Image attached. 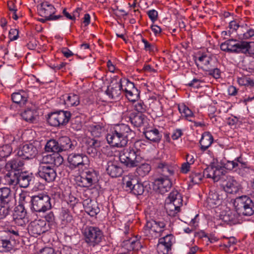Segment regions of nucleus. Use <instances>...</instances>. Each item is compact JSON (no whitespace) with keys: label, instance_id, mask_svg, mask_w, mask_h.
I'll return each mask as SVG.
<instances>
[{"label":"nucleus","instance_id":"obj_39","mask_svg":"<svg viewBox=\"0 0 254 254\" xmlns=\"http://www.w3.org/2000/svg\"><path fill=\"white\" fill-rule=\"evenodd\" d=\"M17 175H18V173L8 172V173L3 176V184L5 185L16 186L17 185V183H18L17 181Z\"/></svg>","mask_w":254,"mask_h":254},{"label":"nucleus","instance_id":"obj_10","mask_svg":"<svg viewBox=\"0 0 254 254\" xmlns=\"http://www.w3.org/2000/svg\"><path fill=\"white\" fill-rule=\"evenodd\" d=\"M39 146V143L38 141L25 144L19 148L17 154L23 159H33L38 154Z\"/></svg>","mask_w":254,"mask_h":254},{"label":"nucleus","instance_id":"obj_27","mask_svg":"<svg viewBox=\"0 0 254 254\" xmlns=\"http://www.w3.org/2000/svg\"><path fill=\"white\" fill-rule=\"evenodd\" d=\"M221 184L225 190L228 193H232L237 190V182L234 177L227 174L222 178Z\"/></svg>","mask_w":254,"mask_h":254},{"label":"nucleus","instance_id":"obj_29","mask_svg":"<svg viewBox=\"0 0 254 254\" xmlns=\"http://www.w3.org/2000/svg\"><path fill=\"white\" fill-rule=\"evenodd\" d=\"M228 40V47L230 53L243 54L244 41H238L231 39Z\"/></svg>","mask_w":254,"mask_h":254},{"label":"nucleus","instance_id":"obj_8","mask_svg":"<svg viewBox=\"0 0 254 254\" xmlns=\"http://www.w3.org/2000/svg\"><path fill=\"white\" fill-rule=\"evenodd\" d=\"M234 205L240 214L251 216L254 213V203L248 196L237 197L234 200Z\"/></svg>","mask_w":254,"mask_h":254},{"label":"nucleus","instance_id":"obj_49","mask_svg":"<svg viewBox=\"0 0 254 254\" xmlns=\"http://www.w3.org/2000/svg\"><path fill=\"white\" fill-rule=\"evenodd\" d=\"M203 70L208 72L209 75L213 76L215 79L220 78L221 77V72L218 68H213L211 66L203 68Z\"/></svg>","mask_w":254,"mask_h":254},{"label":"nucleus","instance_id":"obj_48","mask_svg":"<svg viewBox=\"0 0 254 254\" xmlns=\"http://www.w3.org/2000/svg\"><path fill=\"white\" fill-rule=\"evenodd\" d=\"M139 93L140 92L137 88H135L133 90L128 91V92L125 94V95L129 101L135 102L139 98Z\"/></svg>","mask_w":254,"mask_h":254},{"label":"nucleus","instance_id":"obj_53","mask_svg":"<svg viewBox=\"0 0 254 254\" xmlns=\"http://www.w3.org/2000/svg\"><path fill=\"white\" fill-rule=\"evenodd\" d=\"M53 154L44 155L40 160V165L51 166L53 162Z\"/></svg>","mask_w":254,"mask_h":254},{"label":"nucleus","instance_id":"obj_56","mask_svg":"<svg viewBox=\"0 0 254 254\" xmlns=\"http://www.w3.org/2000/svg\"><path fill=\"white\" fill-rule=\"evenodd\" d=\"M198 61L203 64V67L202 68L203 69L204 68L206 67H210V64L211 59L210 57L207 56L206 55H202L198 58Z\"/></svg>","mask_w":254,"mask_h":254},{"label":"nucleus","instance_id":"obj_12","mask_svg":"<svg viewBox=\"0 0 254 254\" xmlns=\"http://www.w3.org/2000/svg\"><path fill=\"white\" fill-rule=\"evenodd\" d=\"M122 119L127 122H130L136 127L143 126L147 121V118L144 115L128 111L123 113Z\"/></svg>","mask_w":254,"mask_h":254},{"label":"nucleus","instance_id":"obj_63","mask_svg":"<svg viewBox=\"0 0 254 254\" xmlns=\"http://www.w3.org/2000/svg\"><path fill=\"white\" fill-rule=\"evenodd\" d=\"M9 38L10 41L16 40L18 37V31L16 29H11L9 31Z\"/></svg>","mask_w":254,"mask_h":254},{"label":"nucleus","instance_id":"obj_25","mask_svg":"<svg viewBox=\"0 0 254 254\" xmlns=\"http://www.w3.org/2000/svg\"><path fill=\"white\" fill-rule=\"evenodd\" d=\"M154 185L157 187L159 192L164 194L170 190L172 184L169 178L159 177L155 180Z\"/></svg>","mask_w":254,"mask_h":254},{"label":"nucleus","instance_id":"obj_7","mask_svg":"<svg viewBox=\"0 0 254 254\" xmlns=\"http://www.w3.org/2000/svg\"><path fill=\"white\" fill-rule=\"evenodd\" d=\"M85 242L89 246L99 245L104 238L103 232L97 227L87 226L83 232Z\"/></svg>","mask_w":254,"mask_h":254},{"label":"nucleus","instance_id":"obj_31","mask_svg":"<svg viewBox=\"0 0 254 254\" xmlns=\"http://www.w3.org/2000/svg\"><path fill=\"white\" fill-rule=\"evenodd\" d=\"M23 162L18 159H12L7 162L5 168L7 171L13 173H20V171L23 166Z\"/></svg>","mask_w":254,"mask_h":254},{"label":"nucleus","instance_id":"obj_46","mask_svg":"<svg viewBox=\"0 0 254 254\" xmlns=\"http://www.w3.org/2000/svg\"><path fill=\"white\" fill-rule=\"evenodd\" d=\"M243 54L246 56H254V42L244 41Z\"/></svg>","mask_w":254,"mask_h":254},{"label":"nucleus","instance_id":"obj_26","mask_svg":"<svg viewBox=\"0 0 254 254\" xmlns=\"http://www.w3.org/2000/svg\"><path fill=\"white\" fill-rule=\"evenodd\" d=\"M82 203L85 212L91 216H95L100 212V208L96 201L88 198L84 199Z\"/></svg>","mask_w":254,"mask_h":254},{"label":"nucleus","instance_id":"obj_42","mask_svg":"<svg viewBox=\"0 0 254 254\" xmlns=\"http://www.w3.org/2000/svg\"><path fill=\"white\" fill-rule=\"evenodd\" d=\"M136 172L137 174L142 177L147 175L151 170V166L147 163H142L137 166Z\"/></svg>","mask_w":254,"mask_h":254},{"label":"nucleus","instance_id":"obj_64","mask_svg":"<svg viewBox=\"0 0 254 254\" xmlns=\"http://www.w3.org/2000/svg\"><path fill=\"white\" fill-rule=\"evenodd\" d=\"M147 15L151 21L153 22L157 19L158 12L155 9H152L148 11Z\"/></svg>","mask_w":254,"mask_h":254},{"label":"nucleus","instance_id":"obj_3","mask_svg":"<svg viewBox=\"0 0 254 254\" xmlns=\"http://www.w3.org/2000/svg\"><path fill=\"white\" fill-rule=\"evenodd\" d=\"M22 232L16 227H11L0 232V252H9L15 246Z\"/></svg>","mask_w":254,"mask_h":254},{"label":"nucleus","instance_id":"obj_28","mask_svg":"<svg viewBox=\"0 0 254 254\" xmlns=\"http://www.w3.org/2000/svg\"><path fill=\"white\" fill-rule=\"evenodd\" d=\"M86 144L87 153L91 157L96 156L101 146V141L95 138H88L86 141Z\"/></svg>","mask_w":254,"mask_h":254},{"label":"nucleus","instance_id":"obj_59","mask_svg":"<svg viewBox=\"0 0 254 254\" xmlns=\"http://www.w3.org/2000/svg\"><path fill=\"white\" fill-rule=\"evenodd\" d=\"M53 162L52 165L58 167L60 166L64 161L63 157L59 154V153H53Z\"/></svg>","mask_w":254,"mask_h":254},{"label":"nucleus","instance_id":"obj_40","mask_svg":"<svg viewBox=\"0 0 254 254\" xmlns=\"http://www.w3.org/2000/svg\"><path fill=\"white\" fill-rule=\"evenodd\" d=\"M124 246L129 251H138L142 248L140 242L134 239L129 238L123 241Z\"/></svg>","mask_w":254,"mask_h":254},{"label":"nucleus","instance_id":"obj_51","mask_svg":"<svg viewBox=\"0 0 254 254\" xmlns=\"http://www.w3.org/2000/svg\"><path fill=\"white\" fill-rule=\"evenodd\" d=\"M178 110L182 116L189 118L193 115L192 111L186 105H182L178 106Z\"/></svg>","mask_w":254,"mask_h":254},{"label":"nucleus","instance_id":"obj_34","mask_svg":"<svg viewBox=\"0 0 254 254\" xmlns=\"http://www.w3.org/2000/svg\"><path fill=\"white\" fill-rule=\"evenodd\" d=\"M21 116L26 122L34 123L38 118V111L35 109H27L21 114Z\"/></svg>","mask_w":254,"mask_h":254},{"label":"nucleus","instance_id":"obj_6","mask_svg":"<svg viewBox=\"0 0 254 254\" xmlns=\"http://www.w3.org/2000/svg\"><path fill=\"white\" fill-rule=\"evenodd\" d=\"M30 202L31 210L37 212H45L52 207L51 198L44 193L31 196Z\"/></svg>","mask_w":254,"mask_h":254},{"label":"nucleus","instance_id":"obj_47","mask_svg":"<svg viewBox=\"0 0 254 254\" xmlns=\"http://www.w3.org/2000/svg\"><path fill=\"white\" fill-rule=\"evenodd\" d=\"M239 39L241 41L245 40H248L254 36V29L249 28L246 30V31L243 33V31H239L238 33Z\"/></svg>","mask_w":254,"mask_h":254},{"label":"nucleus","instance_id":"obj_38","mask_svg":"<svg viewBox=\"0 0 254 254\" xmlns=\"http://www.w3.org/2000/svg\"><path fill=\"white\" fill-rule=\"evenodd\" d=\"M146 138L153 142H159L162 137L159 130L156 128L146 130L143 131Z\"/></svg>","mask_w":254,"mask_h":254},{"label":"nucleus","instance_id":"obj_16","mask_svg":"<svg viewBox=\"0 0 254 254\" xmlns=\"http://www.w3.org/2000/svg\"><path fill=\"white\" fill-rule=\"evenodd\" d=\"M121 88L122 84H121L120 79L118 80H113L108 86L105 93L110 99L118 100L120 99L122 95Z\"/></svg>","mask_w":254,"mask_h":254},{"label":"nucleus","instance_id":"obj_9","mask_svg":"<svg viewBox=\"0 0 254 254\" xmlns=\"http://www.w3.org/2000/svg\"><path fill=\"white\" fill-rule=\"evenodd\" d=\"M71 116L70 112L61 110L50 114L47 121L49 125L53 127L64 126L68 123Z\"/></svg>","mask_w":254,"mask_h":254},{"label":"nucleus","instance_id":"obj_20","mask_svg":"<svg viewBox=\"0 0 254 254\" xmlns=\"http://www.w3.org/2000/svg\"><path fill=\"white\" fill-rule=\"evenodd\" d=\"M46 222L42 220H38L31 223L29 231L34 237H37L47 231Z\"/></svg>","mask_w":254,"mask_h":254},{"label":"nucleus","instance_id":"obj_43","mask_svg":"<svg viewBox=\"0 0 254 254\" xmlns=\"http://www.w3.org/2000/svg\"><path fill=\"white\" fill-rule=\"evenodd\" d=\"M238 84L241 86L252 87L254 86V81L250 77L247 76H243L237 79Z\"/></svg>","mask_w":254,"mask_h":254},{"label":"nucleus","instance_id":"obj_13","mask_svg":"<svg viewBox=\"0 0 254 254\" xmlns=\"http://www.w3.org/2000/svg\"><path fill=\"white\" fill-rule=\"evenodd\" d=\"M124 187L127 191H130V192L135 195H142L144 191V187L141 183L137 182L135 179L130 178H124L123 180Z\"/></svg>","mask_w":254,"mask_h":254},{"label":"nucleus","instance_id":"obj_15","mask_svg":"<svg viewBox=\"0 0 254 254\" xmlns=\"http://www.w3.org/2000/svg\"><path fill=\"white\" fill-rule=\"evenodd\" d=\"M37 174L41 179L48 183L53 182L57 177L56 170L52 166L39 165Z\"/></svg>","mask_w":254,"mask_h":254},{"label":"nucleus","instance_id":"obj_44","mask_svg":"<svg viewBox=\"0 0 254 254\" xmlns=\"http://www.w3.org/2000/svg\"><path fill=\"white\" fill-rule=\"evenodd\" d=\"M26 215L27 212L26 210L22 205H19L15 208L14 213L13 214V219L26 218H27Z\"/></svg>","mask_w":254,"mask_h":254},{"label":"nucleus","instance_id":"obj_23","mask_svg":"<svg viewBox=\"0 0 254 254\" xmlns=\"http://www.w3.org/2000/svg\"><path fill=\"white\" fill-rule=\"evenodd\" d=\"M98 181L97 173L93 170L86 171L81 177V182L84 187H89Z\"/></svg>","mask_w":254,"mask_h":254},{"label":"nucleus","instance_id":"obj_2","mask_svg":"<svg viewBox=\"0 0 254 254\" xmlns=\"http://www.w3.org/2000/svg\"><path fill=\"white\" fill-rule=\"evenodd\" d=\"M134 136L135 132L128 125L121 124L116 125L111 130L107 135L106 139L111 146L123 147L127 145L128 138H133Z\"/></svg>","mask_w":254,"mask_h":254},{"label":"nucleus","instance_id":"obj_57","mask_svg":"<svg viewBox=\"0 0 254 254\" xmlns=\"http://www.w3.org/2000/svg\"><path fill=\"white\" fill-rule=\"evenodd\" d=\"M92 135L95 137H99L102 133V127L100 125H93L90 127Z\"/></svg>","mask_w":254,"mask_h":254},{"label":"nucleus","instance_id":"obj_30","mask_svg":"<svg viewBox=\"0 0 254 254\" xmlns=\"http://www.w3.org/2000/svg\"><path fill=\"white\" fill-rule=\"evenodd\" d=\"M157 169L158 172L161 175L160 177L169 178L174 174V170L172 166L165 162L158 163Z\"/></svg>","mask_w":254,"mask_h":254},{"label":"nucleus","instance_id":"obj_35","mask_svg":"<svg viewBox=\"0 0 254 254\" xmlns=\"http://www.w3.org/2000/svg\"><path fill=\"white\" fill-rule=\"evenodd\" d=\"M219 195L216 192L210 191L206 200V203L210 208L216 207L221 203Z\"/></svg>","mask_w":254,"mask_h":254},{"label":"nucleus","instance_id":"obj_21","mask_svg":"<svg viewBox=\"0 0 254 254\" xmlns=\"http://www.w3.org/2000/svg\"><path fill=\"white\" fill-rule=\"evenodd\" d=\"M107 173L112 178H117L121 176L123 169L120 166L118 161H109L106 167Z\"/></svg>","mask_w":254,"mask_h":254},{"label":"nucleus","instance_id":"obj_50","mask_svg":"<svg viewBox=\"0 0 254 254\" xmlns=\"http://www.w3.org/2000/svg\"><path fill=\"white\" fill-rule=\"evenodd\" d=\"M12 149L9 144H5L0 146V157L1 158L7 157L12 152Z\"/></svg>","mask_w":254,"mask_h":254},{"label":"nucleus","instance_id":"obj_41","mask_svg":"<svg viewBox=\"0 0 254 254\" xmlns=\"http://www.w3.org/2000/svg\"><path fill=\"white\" fill-rule=\"evenodd\" d=\"M120 81L121 84H122V92H124L125 94L136 88L133 82L126 78H120Z\"/></svg>","mask_w":254,"mask_h":254},{"label":"nucleus","instance_id":"obj_11","mask_svg":"<svg viewBox=\"0 0 254 254\" xmlns=\"http://www.w3.org/2000/svg\"><path fill=\"white\" fill-rule=\"evenodd\" d=\"M67 162L70 169L73 170L76 168H86L89 166V160L87 156L83 153H72L68 155Z\"/></svg>","mask_w":254,"mask_h":254},{"label":"nucleus","instance_id":"obj_18","mask_svg":"<svg viewBox=\"0 0 254 254\" xmlns=\"http://www.w3.org/2000/svg\"><path fill=\"white\" fill-rule=\"evenodd\" d=\"M38 13L43 17L55 18L57 17V20L63 17L61 15H54L56 12V8L53 5L48 1H44L41 3L38 8Z\"/></svg>","mask_w":254,"mask_h":254},{"label":"nucleus","instance_id":"obj_54","mask_svg":"<svg viewBox=\"0 0 254 254\" xmlns=\"http://www.w3.org/2000/svg\"><path fill=\"white\" fill-rule=\"evenodd\" d=\"M222 239L226 240V242H224L223 244L220 245V247L222 248L223 249H224L225 248H229L231 246L235 245L236 243V240L234 237L228 238L225 236H223Z\"/></svg>","mask_w":254,"mask_h":254},{"label":"nucleus","instance_id":"obj_1","mask_svg":"<svg viewBox=\"0 0 254 254\" xmlns=\"http://www.w3.org/2000/svg\"><path fill=\"white\" fill-rule=\"evenodd\" d=\"M145 146L142 141L137 140L124 148L119 154L121 163L127 168H134L139 165L143 161L140 155L141 149H144Z\"/></svg>","mask_w":254,"mask_h":254},{"label":"nucleus","instance_id":"obj_37","mask_svg":"<svg viewBox=\"0 0 254 254\" xmlns=\"http://www.w3.org/2000/svg\"><path fill=\"white\" fill-rule=\"evenodd\" d=\"M11 99L14 103L22 106L27 102L28 95L24 91H21L18 92L13 93L11 95Z\"/></svg>","mask_w":254,"mask_h":254},{"label":"nucleus","instance_id":"obj_62","mask_svg":"<svg viewBox=\"0 0 254 254\" xmlns=\"http://www.w3.org/2000/svg\"><path fill=\"white\" fill-rule=\"evenodd\" d=\"M134 109L138 112V113L142 114L146 111V106L140 101L134 105Z\"/></svg>","mask_w":254,"mask_h":254},{"label":"nucleus","instance_id":"obj_45","mask_svg":"<svg viewBox=\"0 0 254 254\" xmlns=\"http://www.w3.org/2000/svg\"><path fill=\"white\" fill-rule=\"evenodd\" d=\"M253 170H254L251 167L246 165L244 166H238L237 169L235 170V172L240 176L245 177L251 173V171Z\"/></svg>","mask_w":254,"mask_h":254},{"label":"nucleus","instance_id":"obj_33","mask_svg":"<svg viewBox=\"0 0 254 254\" xmlns=\"http://www.w3.org/2000/svg\"><path fill=\"white\" fill-rule=\"evenodd\" d=\"M33 179L32 174H28L25 172L18 173L17 175V184H19L21 188H26L28 187Z\"/></svg>","mask_w":254,"mask_h":254},{"label":"nucleus","instance_id":"obj_52","mask_svg":"<svg viewBox=\"0 0 254 254\" xmlns=\"http://www.w3.org/2000/svg\"><path fill=\"white\" fill-rule=\"evenodd\" d=\"M204 176H205L204 173L202 174L200 172H192L190 176V178L192 183L198 184L200 183Z\"/></svg>","mask_w":254,"mask_h":254},{"label":"nucleus","instance_id":"obj_4","mask_svg":"<svg viewBox=\"0 0 254 254\" xmlns=\"http://www.w3.org/2000/svg\"><path fill=\"white\" fill-rule=\"evenodd\" d=\"M75 148V145L67 136H62L58 141L55 139L49 140L45 147L47 152L60 153L63 151L72 150Z\"/></svg>","mask_w":254,"mask_h":254},{"label":"nucleus","instance_id":"obj_60","mask_svg":"<svg viewBox=\"0 0 254 254\" xmlns=\"http://www.w3.org/2000/svg\"><path fill=\"white\" fill-rule=\"evenodd\" d=\"M239 166V164L235 161L234 160L233 161H227V162L224 164V167L230 171H232L234 169V170L237 169V167Z\"/></svg>","mask_w":254,"mask_h":254},{"label":"nucleus","instance_id":"obj_32","mask_svg":"<svg viewBox=\"0 0 254 254\" xmlns=\"http://www.w3.org/2000/svg\"><path fill=\"white\" fill-rule=\"evenodd\" d=\"M213 142V137L212 134L208 131L203 132L199 141L201 150L202 151L206 150Z\"/></svg>","mask_w":254,"mask_h":254},{"label":"nucleus","instance_id":"obj_24","mask_svg":"<svg viewBox=\"0 0 254 254\" xmlns=\"http://www.w3.org/2000/svg\"><path fill=\"white\" fill-rule=\"evenodd\" d=\"M240 215L236 210H229L222 212L221 219L225 223L230 225L237 224L240 221Z\"/></svg>","mask_w":254,"mask_h":254},{"label":"nucleus","instance_id":"obj_36","mask_svg":"<svg viewBox=\"0 0 254 254\" xmlns=\"http://www.w3.org/2000/svg\"><path fill=\"white\" fill-rule=\"evenodd\" d=\"M64 104L67 107L76 106L80 103L79 97L78 95L74 93L65 94L63 96Z\"/></svg>","mask_w":254,"mask_h":254},{"label":"nucleus","instance_id":"obj_58","mask_svg":"<svg viewBox=\"0 0 254 254\" xmlns=\"http://www.w3.org/2000/svg\"><path fill=\"white\" fill-rule=\"evenodd\" d=\"M81 10V9L80 8H77L75 11H73V15H71L68 12H67L66 10V9L64 8L63 10V13L64 15L68 19L70 20H75V16L77 15L79 16V12Z\"/></svg>","mask_w":254,"mask_h":254},{"label":"nucleus","instance_id":"obj_55","mask_svg":"<svg viewBox=\"0 0 254 254\" xmlns=\"http://www.w3.org/2000/svg\"><path fill=\"white\" fill-rule=\"evenodd\" d=\"M10 207L0 203V220L5 218L9 214Z\"/></svg>","mask_w":254,"mask_h":254},{"label":"nucleus","instance_id":"obj_5","mask_svg":"<svg viewBox=\"0 0 254 254\" xmlns=\"http://www.w3.org/2000/svg\"><path fill=\"white\" fill-rule=\"evenodd\" d=\"M183 205L182 194L177 190L172 191L166 200L165 208L170 216H175L180 211Z\"/></svg>","mask_w":254,"mask_h":254},{"label":"nucleus","instance_id":"obj_22","mask_svg":"<svg viewBox=\"0 0 254 254\" xmlns=\"http://www.w3.org/2000/svg\"><path fill=\"white\" fill-rule=\"evenodd\" d=\"M14 202L12 191L7 187L0 189V203L11 207Z\"/></svg>","mask_w":254,"mask_h":254},{"label":"nucleus","instance_id":"obj_19","mask_svg":"<svg viewBox=\"0 0 254 254\" xmlns=\"http://www.w3.org/2000/svg\"><path fill=\"white\" fill-rule=\"evenodd\" d=\"M162 230L157 226L156 221H147L142 230V233L147 238H156L160 236Z\"/></svg>","mask_w":254,"mask_h":254},{"label":"nucleus","instance_id":"obj_61","mask_svg":"<svg viewBox=\"0 0 254 254\" xmlns=\"http://www.w3.org/2000/svg\"><path fill=\"white\" fill-rule=\"evenodd\" d=\"M142 42L144 45V50L149 52H154L156 48L154 44L149 43L146 39L142 38Z\"/></svg>","mask_w":254,"mask_h":254},{"label":"nucleus","instance_id":"obj_17","mask_svg":"<svg viewBox=\"0 0 254 254\" xmlns=\"http://www.w3.org/2000/svg\"><path fill=\"white\" fill-rule=\"evenodd\" d=\"M174 239L172 235H167L160 238L157 246V250L160 254H171L173 241Z\"/></svg>","mask_w":254,"mask_h":254},{"label":"nucleus","instance_id":"obj_14","mask_svg":"<svg viewBox=\"0 0 254 254\" xmlns=\"http://www.w3.org/2000/svg\"><path fill=\"white\" fill-rule=\"evenodd\" d=\"M204 174L207 178H211L214 182L222 181V178L227 175L225 173L224 169L221 167H218L212 165L208 166L204 170Z\"/></svg>","mask_w":254,"mask_h":254}]
</instances>
